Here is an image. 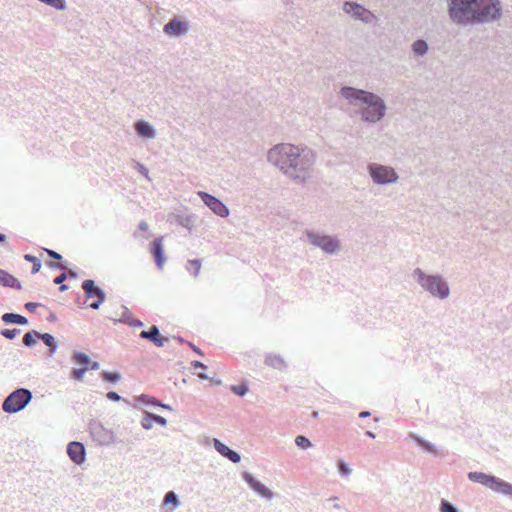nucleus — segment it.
I'll use <instances>...</instances> for the list:
<instances>
[{"instance_id": "43", "label": "nucleus", "mask_w": 512, "mask_h": 512, "mask_svg": "<svg viewBox=\"0 0 512 512\" xmlns=\"http://www.w3.org/2000/svg\"><path fill=\"white\" fill-rule=\"evenodd\" d=\"M24 307L26 310L33 313V312H35L37 307H44V305L42 303H37V302H27V303H25Z\"/></svg>"}, {"instance_id": "39", "label": "nucleus", "mask_w": 512, "mask_h": 512, "mask_svg": "<svg viewBox=\"0 0 512 512\" xmlns=\"http://www.w3.org/2000/svg\"><path fill=\"white\" fill-rule=\"evenodd\" d=\"M440 511L441 512H460L459 509L452 504L451 502L442 499L440 503Z\"/></svg>"}, {"instance_id": "17", "label": "nucleus", "mask_w": 512, "mask_h": 512, "mask_svg": "<svg viewBox=\"0 0 512 512\" xmlns=\"http://www.w3.org/2000/svg\"><path fill=\"white\" fill-rule=\"evenodd\" d=\"M189 26L187 22L182 21L179 18H173L169 20L163 27V31L168 35L180 36L187 33Z\"/></svg>"}, {"instance_id": "6", "label": "nucleus", "mask_w": 512, "mask_h": 512, "mask_svg": "<svg viewBox=\"0 0 512 512\" xmlns=\"http://www.w3.org/2000/svg\"><path fill=\"white\" fill-rule=\"evenodd\" d=\"M33 394L27 388H17L4 399L2 410L8 414L18 413L26 408L32 401Z\"/></svg>"}, {"instance_id": "50", "label": "nucleus", "mask_w": 512, "mask_h": 512, "mask_svg": "<svg viewBox=\"0 0 512 512\" xmlns=\"http://www.w3.org/2000/svg\"><path fill=\"white\" fill-rule=\"evenodd\" d=\"M100 368V364L97 361H92L88 364V371L93 370L96 371Z\"/></svg>"}, {"instance_id": "20", "label": "nucleus", "mask_w": 512, "mask_h": 512, "mask_svg": "<svg viewBox=\"0 0 512 512\" xmlns=\"http://www.w3.org/2000/svg\"><path fill=\"white\" fill-rule=\"evenodd\" d=\"M135 130L138 134V136L146 138V139H153L156 136V130L155 128L147 121L145 120H139L135 123Z\"/></svg>"}, {"instance_id": "32", "label": "nucleus", "mask_w": 512, "mask_h": 512, "mask_svg": "<svg viewBox=\"0 0 512 512\" xmlns=\"http://www.w3.org/2000/svg\"><path fill=\"white\" fill-rule=\"evenodd\" d=\"M23 258L25 261L31 263V265H32L31 273L32 274H36L40 271L42 264H41V260L39 258H37L36 256L31 255V254H25L23 256Z\"/></svg>"}, {"instance_id": "60", "label": "nucleus", "mask_w": 512, "mask_h": 512, "mask_svg": "<svg viewBox=\"0 0 512 512\" xmlns=\"http://www.w3.org/2000/svg\"><path fill=\"white\" fill-rule=\"evenodd\" d=\"M365 435L372 439L376 437L375 433H373L372 431H366Z\"/></svg>"}, {"instance_id": "21", "label": "nucleus", "mask_w": 512, "mask_h": 512, "mask_svg": "<svg viewBox=\"0 0 512 512\" xmlns=\"http://www.w3.org/2000/svg\"><path fill=\"white\" fill-rule=\"evenodd\" d=\"M0 285L7 288L21 290V282L8 271L0 268Z\"/></svg>"}, {"instance_id": "40", "label": "nucleus", "mask_w": 512, "mask_h": 512, "mask_svg": "<svg viewBox=\"0 0 512 512\" xmlns=\"http://www.w3.org/2000/svg\"><path fill=\"white\" fill-rule=\"evenodd\" d=\"M19 333H20V329H18V328H13V329L5 328L0 331V335L8 340H13Z\"/></svg>"}, {"instance_id": "16", "label": "nucleus", "mask_w": 512, "mask_h": 512, "mask_svg": "<svg viewBox=\"0 0 512 512\" xmlns=\"http://www.w3.org/2000/svg\"><path fill=\"white\" fill-rule=\"evenodd\" d=\"M140 338L152 342L157 347H163L169 341L167 337H163L160 333L158 326L152 325L148 330H143L140 333Z\"/></svg>"}, {"instance_id": "44", "label": "nucleus", "mask_w": 512, "mask_h": 512, "mask_svg": "<svg viewBox=\"0 0 512 512\" xmlns=\"http://www.w3.org/2000/svg\"><path fill=\"white\" fill-rule=\"evenodd\" d=\"M106 397L107 399L111 400V401H114V402H119L121 400H124L117 392L115 391H109L107 394H106Z\"/></svg>"}, {"instance_id": "31", "label": "nucleus", "mask_w": 512, "mask_h": 512, "mask_svg": "<svg viewBox=\"0 0 512 512\" xmlns=\"http://www.w3.org/2000/svg\"><path fill=\"white\" fill-rule=\"evenodd\" d=\"M37 338L39 339L38 331H36V330L28 331L23 336V344L29 348L33 347L37 343V341H36Z\"/></svg>"}, {"instance_id": "28", "label": "nucleus", "mask_w": 512, "mask_h": 512, "mask_svg": "<svg viewBox=\"0 0 512 512\" xmlns=\"http://www.w3.org/2000/svg\"><path fill=\"white\" fill-rule=\"evenodd\" d=\"M72 361L81 367H85L91 362V358L84 352L75 351L72 355Z\"/></svg>"}, {"instance_id": "19", "label": "nucleus", "mask_w": 512, "mask_h": 512, "mask_svg": "<svg viewBox=\"0 0 512 512\" xmlns=\"http://www.w3.org/2000/svg\"><path fill=\"white\" fill-rule=\"evenodd\" d=\"M153 423H156L162 427H165L167 425V420L158 414H154V413L146 411L142 418L141 426L145 430H150L153 426Z\"/></svg>"}, {"instance_id": "4", "label": "nucleus", "mask_w": 512, "mask_h": 512, "mask_svg": "<svg viewBox=\"0 0 512 512\" xmlns=\"http://www.w3.org/2000/svg\"><path fill=\"white\" fill-rule=\"evenodd\" d=\"M413 278L416 282L432 296L441 300L448 298L450 288L441 275L426 274L420 268L413 271Z\"/></svg>"}, {"instance_id": "34", "label": "nucleus", "mask_w": 512, "mask_h": 512, "mask_svg": "<svg viewBox=\"0 0 512 512\" xmlns=\"http://www.w3.org/2000/svg\"><path fill=\"white\" fill-rule=\"evenodd\" d=\"M39 2L48 5L56 10L63 11L66 9L65 0H38Z\"/></svg>"}, {"instance_id": "22", "label": "nucleus", "mask_w": 512, "mask_h": 512, "mask_svg": "<svg viewBox=\"0 0 512 512\" xmlns=\"http://www.w3.org/2000/svg\"><path fill=\"white\" fill-rule=\"evenodd\" d=\"M1 320L5 325L16 324V325L25 326V325H28V323H29L28 319L25 316H23L21 314L13 313V312L4 313L1 316Z\"/></svg>"}, {"instance_id": "24", "label": "nucleus", "mask_w": 512, "mask_h": 512, "mask_svg": "<svg viewBox=\"0 0 512 512\" xmlns=\"http://www.w3.org/2000/svg\"><path fill=\"white\" fill-rule=\"evenodd\" d=\"M39 339L48 347L50 355H53L57 352L58 343L52 334L39 332Z\"/></svg>"}, {"instance_id": "25", "label": "nucleus", "mask_w": 512, "mask_h": 512, "mask_svg": "<svg viewBox=\"0 0 512 512\" xmlns=\"http://www.w3.org/2000/svg\"><path fill=\"white\" fill-rule=\"evenodd\" d=\"M163 506L172 505V511L181 505L178 495L174 491H169L165 494L162 502Z\"/></svg>"}, {"instance_id": "29", "label": "nucleus", "mask_w": 512, "mask_h": 512, "mask_svg": "<svg viewBox=\"0 0 512 512\" xmlns=\"http://www.w3.org/2000/svg\"><path fill=\"white\" fill-rule=\"evenodd\" d=\"M412 51L418 56L425 55L428 51L427 42L423 39H418L414 41L412 44Z\"/></svg>"}, {"instance_id": "63", "label": "nucleus", "mask_w": 512, "mask_h": 512, "mask_svg": "<svg viewBox=\"0 0 512 512\" xmlns=\"http://www.w3.org/2000/svg\"><path fill=\"white\" fill-rule=\"evenodd\" d=\"M312 417H313V418H317V417H318V412H317V411H314V412L312 413Z\"/></svg>"}, {"instance_id": "10", "label": "nucleus", "mask_w": 512, "mask_h": 512, "mask_svg": "<svg viewBox=\"0 0 512 512\" xmlns=\"http://www.w3.org/2000/svg\"><path fill=\"white\" fill-rule=\"evenodd\" d=\"M81 287L84 291L86 299L96 298V300L89 305L90 308L98 310L100 306L106 301V292L101 287L97 286L94 280H84L81 284Z\"/></svg>"}, {"instance_id": "5", "label": "nucleus", "mask_w": 512, "mask_h": 512, "mask_svg": "<svg viewBox=\"0 0 512 512\" xmlns=\"http://www.w3.org/2000/svg\"><path fill=\"white\" fill-rule=\"evenodd\" d=\"M468 479L474 483H480L492 491L502 494L512 500V484L491 474L483 472H469Z\"/></svg>"}, {"instance_id": "33", "label": "nucleus", "mask_w": 512, "mask_h": 512, "mask_svg": "<svg viewBox=\"0 0 512 512\" xmlns=\"http://www.w3.org/2000/svg\"><path fill=\"white\" fill-rule=\"evenodd\" d=\"M201 268V260L193 259L188 260L186 264V269L194 276L197 277Z\"/></svg>"}, {"instance_id": "35", "label": "nucleus", "mask_w": 512, "mask_h": 512, "mask_svg": "<svg viewBox=\"0 0 512 512\" xmlns=\"http://www.w3.org/2000/svg\"><path fill=\"white\" fill-rule=\"evenodd\" d=\"M337 468L342 477H349L352 473V469L343 459L337 461Z\"/></svg>"}, {"instance_id": "18", "label": "nucleus", "mask_w": 512, "mask_h": 512, "mask_svg": "<svg viewBox=\"0 0 512 512\" xmlns=\"http://www.w3.org/2000/svg\"><path fill=\"white\" fill-rule=\"evenodd\" d=\"M213 446L221 456L227 458L232 463L237 464L241 461V455L237 451L231 449L229 446L221 442L219 439H213Z\"/></svg>"}, {"instance_id": "47", "label": "nucleus", "mask_w": 512, "mask_h": 512, "mask_svg": "<svg viewBox=\"0 0 512 512\" xmlns=\"http://www.w3.org/2000/svg\"><path fill=\"white\" fill-rule=\"evenodd\" d=\"M151 399L152 396H149L147 394H141L137 396L136 401L147 405V402H151Z\"/></svg>"}, {"instance_id": "37", "label": "nucleus", "mask_w": 512, "mask_h": 512, "mask_svg": "<svg viewBox=\"0 0 512 512\" xmlns=\"http://www.w3.org/2000/svg\"><path fill=\"white\" fill-rule=\"evenodd\" d=\"M231 391L235 393L236 395L243 397L247 394L249 391V388L246 383L242 382L239 385H232Z\"/></svg>"}, {"instance_id": "3", "label": "nucleus", "mask_w": 512, "mask_h": 512, "mask_svg": "<svg viewBox=\"0 0 512 512\" xmlns=\"http://www.w3.org/2000/svg\"><path fill=\"white\" fill-rule=\"evenodd\" d=\"M343 98L351 104L361 103L365 106L359 110L362 121L368 123H377L382 120L386 114V104L384 100L373 92L363 89H357L351 86H344L340 90Z\"/></svg>"}, {"instance_id": "52", "label": "nucleus", "mask_w": 512, "mask_h": 512, "mask_svg": "<svg viewBox=\"0 0 512 512\" xmlns=\"http://www.w3.org/2000/svg\"><path fill=\"white\" fill-rule=\"evenodd\" d=\"M138 229L142 232H146L148 230V224L146 221L142 220L140 221L139 225H138Z\"/></svg>"}, {"instance_id": "1", "label": "nucleus", "mask_w": 512, "mask_h": 512, "mask_svg": "<svg viewBox=\"0 0 512 512\" xmlns=\"http://www.w3.org/2000/svg\"><path fill=\"white\" fill-rule=\"evenodd\" d=\"M267 160L290 179L304 183L310 178L316 156L308 147L282 143L268 151Z\"/></svg>"}, {"instance_id": "14", "label": "nucleus", "mask_w": 512, "mask_h": 512, "mask_svg": "<svg viewBox=\"0 0 512 512\" xmlns=\"http://www.w3.org/2000/svg\"><path fill=\"white\" fill-rule=\"evenodd\" d=\"M67 454L76 465H81L86 460V448L83 443L71 441L67 445Z\"/></svg>"}, {"instance_id": "27", "label": "nucleus", "mask_w": 512, "mask_h": 512, "mask_svg": "<svg viewBox=\"0 0 512 512\" xmlns=\"http://www.w3.org/2000/svg\"><path fill=\"white\" fill-rule=\"evenodd\" d=\"M48 265L52 269L66 270V271H64V273H67L68 278H70V279H76L78 277V274L75 270L67 267V262H60V263L49 262Z\"/></svg>"}, {"instance_id": "57", "label": "nucleus", "mask_w": 512, "mask_h": 512, "mask_svg": "<svg viewBox=\"0 0 512 512\" xmlns=\"http://www.w3.org/2000/svg\"><path fill=\"white\" fill-rule=\"evenodd\" d=\"M370 415H371V413L369 411L365 410V411L360 412L359 417L366 418V417H369Z\"/></svg>"}, {"instance_id": "7", "label": "nucleus", "mask_w": 512, "mask_h": 512, "mask_svg": "<svg viewBox=\"0 0 512 512\" xmlns=\"http://www.w3.org/2000/svg\"><path fill=\"white\" fill-rule=\"evenodd\" d=\"M305 235L311 245L320 248L324 253L335 254L340 249V241L337 237L330 235H320L309 230L305 232Z\"/></svg>"}, {"instance_id": "46", "label": "nucleus", "mask_w": 512, "mask_h": 512, "mask_svg": "<svg viewBox=\"0 0 512 512\" xmlns=\"http://www.w3.org/2000/svg\"><path fill=\"white\" fill-rule=\"evenodd\" d=\"M68 279V274L62 272L60 275L56 276L53 280V283L56 285L63 284L65 280Z\"/></svg>"}, {"instance_id": "12", "label": "nucleus", "mask_w": 512, "mask_h": 512, "mask_svg": "<svg viewBox=\"0 0 512 512\" xmlns=\"http://www.w3.org/2000/svg\"><path fill=\"white\" fill-rule=\"evenodd\" d=\"M198 196L202 202L217 216L225 218L229 215L228 207L217 197L205 191H199Z\"/></svg>"}, {"instance_id": "58", "label": "nucleus", "mask_w": 512, "mask_h": 512, "mask_svg": "<svg viewBox=\"0 0 512 512\" xmlns=\"http://www.w3.org/2000/svg\"><path fill=\"white\" fill-rule=\"evenodd\" d=\"M68 289H69L68 285H66V284H64V283L59 285V290H60L61 292H65V291H67Z\"/></svg>"}, {"instance_id": "13", "label": "nucleus", "mask_w": 512, "mask_h": 512, "mask_svg": "<svg viewBox=\"0 0 512 512\" xmlns=\"http://www.w3.org/2000/svg\"><path fill=\"white\" fill-rule=\"evenodd\" d=\"M242 478L248 484V486L262 498H265L267 500L273 499V492L270 489H268L265 485H263L260 481H258L251 473L243 472Z\"/></svg>"}, {"instance_id": "42", "label": "nucleus", "mask_w": 512, "mask_h": 512, "mask_svg": "<svg viewBox=\"0 0 512 512\" xmlns=\"http://www.w3.org/2000/svg\"><path fill=\"white\" fill-rule=\"evenodd\" d=\"M132 313L130 312V310L127 308V307H123V312H122V315L119 319V322L121 323H125L128 325V322H130V320L132 319Z\"/></svg>"}, {"instance_id": "15", "label": "nucleus", "mask_w": 512, "mask_h": 512, "mask_svg": "<svg viewBox=\"0 0 512 512\" xmlns=\"http://www.w3.org/2000/svg\"><path fill=\"white\" fill-rule=\"evenodd\" d=\"M149 252L154 257L156 267L161 270L166 261V257L164 255V249H163V237L155 238L150 243Z\"/></svg>"}, {"instance_id": "53", "label": "nucleus", "mask_w": 512, "mask_h": 512, "mask_svg": "<svg viewBox=\"0 0 512 512\" xmlns=\"http://www.w3.org/2000/svg\"><path fill=\"white\" fill-rule=\"evenodd\" d=\"M180 223H181V225H182L183 227H186V228H188V229H191V226H190V225H191V220H190V218H185V219H184V220H182Z\"/></svg>"}, {"instance_id": "38", "label": "nucleus", "mask_w": 512, "mask_h": 512, "mask_svg": "<svg viewBox=\"0 0 512 512\" xmlns=\"http://www.w3.org/2000/svg\"><path fill=\"white\" fill-rule=\"evenodd\" d=\"M87 371H88V366L74 368L71 371V378L76 381H81Z\"/></svg>"}, {"instance_id": "45", "label": "nucleus", "mask_w": 512, "mask_h": 512, "mask_svg": "<svg viewBox=\"0 0 512 512\" xmlns=\"http://www.w3.org/2000/svg\"><path fill=\"white\" fill-rule=\"evenodd\" d=\"M45 252L47 253V255L51 258V259H54V260H57V261H61L62 260V256L61 254H59L58 252L52 250V249H45Z\"/></svg>"}, {"instance_id": "59", "label": "nucleus", "mask_w": 512, "mask_h": 512, "mask_svg": "<svg viewBox=\"0 0 512 512\" xmlns=\"http://www.w3.org/2000/svg\"><path fill=\"white\" fill-rule=\"evenodd\" d=\"M209 380H211L216 385H220L222 383V381L218 378H210Z\"/></svg>"}, {"instance_id": "64", "label": "nucleus", "mask_w": 512, "mask_h": 512, "mask_svg": "<svg viewBox=\"0 0 512 512\" xmlns=\"http://www.w3.org/2000/svg\"><path fill=\"white\" fill-rule=\"evenodd\" d=\"M328 500H329V501H332V500H333V501H336V500H338V498H337L336 496H332V497H330Z\"/></svg>"}, {"instance_id": "23", "label": "nucleus", "mask_w": 512, "mask_h": 512, "mask_svg": "<svg viewBox=\"0 0 512 512\" xmlns=\"http://www.w3.org/2000/svg\"><path fill=\"white\" fill-rule=\"evenodd\" d=\"M265 364L278 370H283L287 367L285 360L277 354H267L265 356Z\"/></svg>"}, {"instance_id": "49", "label": "nucleus", "mask_w": 512, "mask_h": 512, "mask_svg": "<svg viewBox=\"0 0 512 512\" xmlns=\"http://www.w3.org/2000/svg\"><path fill=\"white\" fill-rule=\"evenodd\" d=\"M128 325L131 327H143L144 323L139 319L132 318L130 322H128Z\"/></svg>"}, {"instance_id": "8", "label": "nucleus", "mask_w": 512, "mask_h": 512, "mask_svg": "<svg viewBox=\"0 0 512 512\" xmlns=\"http://www.w3.org/2000/svg\"><path fill=\"white\" fill-rule=\"evenodd\" d=\"M368 171L373 182L378 185L396 183L399 178L394 168L377 163L369 164Z\"/></svg>"}, {"instance_id": "26", "label": "nucleus", "mask_w": 512, "mask_h": 512, "mask_svg": "<svg viewBox=\"0 0 512 512\" xmlns=\"http://www.w3.org/2000/svg\"><path fill=\"white\" fill-rule=\"evenodd\" d=\"M412 439L418 446L422 447L425 451H427L429 453H433V454L436 453L435 445L430 443L429 441H427V440L423 439L422 437L415 435V434L412 435Z\"/></svg>"}, {"instance_id": "62", "label": "nucleus", "mask_w": 512, "mask_h": 512, "mask_svg": "<svg viewBox=\"0 0 512 512\" xmlns=\"http://www.w3.org/2000/svg\"><path fill=\"white\" fill-rule=\"evenodd\" d=\"M6 240V235L0 232V243Z\"/></svg>"}, {"instance_id": "9", "label": "nucleus", "mask_w": 512, "mask_h": 512, "mask_svg": "<svg viewBox=\"0 0 512 512\" xmlns=\"http://www.w3.org/2000/svg\"><path fill=\"white\" fill-rule=\"evenodd\" d=\"M89 432L94 441H96L100 445H110L116 442H123L122 440H118L115 434L106 429L100 422L92 421L89 424Z\"/></svg>"}, {"instance_id": "61", "label": "nucleus", "mask_w": 512, "mask_h": 512, "mask_svg": "<svg viewBox=\"0 0 512 512\" xmlns=\"http://www.w3.org/2000/svg\"><path fill=\"white\" fill-rule=\"evenodd\" d=\"M142 439H143V435H142V434H136V435L134 436V440H135V441H141Z\"/></svg>"}, {"instance_id": "51", "label": "nucleus", "mask_w": 512, "mask_h": 512, "mask_svg": "<svg viewBox=\"0 0 512 512\" xmlns=\"http://www.w3.org/2000/svg\"><path fill=\"white\" fill-rule=\"evenodd\" d=\"M191 366L194 368V369H197V368H201V369H206V365L200 361H197V360H194L191 362Z\"/></svg>"}, {"instance_id": "2", "label": "nucleus", "mask_w": 512, "mask_h": 512, "mask_svg": "<svg viewBox=\"0 0 512 512\" xmlns=\"http://www.w3.org/2000/svg\"><path fill=\"white\" fill-rule=\"evenodd\" d=\"M450 20L457 26L491 24L503 16L500 0H446Z\"/></svg>"}, {"instance_id": "55", "label": "nucleus", "mask_w": 512, "mask_h": 512, "mask_svg": "<svg viewBox=\"0 0 512 512\" xmlns=\"http://www.w3.org/2000/svg\"><path fill=\"white\" fill-rule=\"evenodd\" d=\"M46 320L48 322H56L57 321V316L54 312H50L48 317L46 318Z\"/></svg>"}, {"instance_id": "41", "label": "nucleus", "mask_w": 512, "mask_h": 512, "mask_svg": "<svg viewBox=\"0 0 512 512\" xmlns=\"http://www.w3.org/2000/svg\"><path fill=\"white\" fill-rule=\"evenodd\" d=\"M147 405L161 407L166 410H173V408L169 404H165L162 401L156 399L155 397H152L151 402H147Z\"/></svg>"}, {"instance_id": "11", "label": "nucleus", "mask_w": 512, "mask_h": 512, "mask_svg": "<svg viewBox=\"0 0 512 512\" xmlns=\"http://www.w3.org/2000/svg\"><path fill=\"white\" fill-rule=\"evenodd\" d=\"M343 11L355 20H360L366 24H371L376 20V16L370 10L356 2L345 1L343 3Z\"/></svg>"}, {"instance_id": "56", "label": "nucleus", "mask_w": 512, "mask_h": 512, "mask_svg": "<svg viewBox=\"0 0 512 512\" xmlns=\"http://www.w3.org/2000/svg\"><path fill=\"white\" fill-rule=\"evenodd\" d=\"M197 376L202 380H209L210 377L205 372H199L197 373Z\"/></svg>"}, {"instance_id": "54", "label": "nucleus", "mask_w": 512, "mask_h": 512, "mask_svg": "<svg viewBox=\"0 0 512 512\" xmlns=\"http://www.w3.org/2000/svg\"><path fill=\"white\" fill-rule=\"evenodd\" d=\"M188 344L192 348V350L194 352H196L198 355H200V356L204 355L203 352L197 346H195L193 343L189 342Z\"/></svg>"}, {"instance_id": "36", "label": "nucleus", "mask_w": 512, "mask_h": 512, "mask_svg": "<svg viewBox=\"0 0 512 512\" xmlns=\"http://www.w3.org/2000/svg\"><path fill=\"white\" fill-rule=\"evenodd\" d=\"M295 444L300 448V449H308L310 447H312V442L310 441V439H308L306 436L304 435H298L296 438H295Z\"/></svg>"}, {"instance_id": "48", "label": "nucleus", "mask_w": 512, "mask_h": 512, "mask_svg": "<svg viewBox=\"0 0 512 512\" xmlns=\"http://www.w3.org/2000/svg\"><path fill=\"white\" fill-rule=\"evenodd\" d=\"M138 172L145 177H148L149 170L147 167L141 163H137Z\"/></svg>"}, {"instance_id": "30", "label": "nucleus", "mask_w": 512, "mask_h": 512, "mask_svg": "<svg viewBox=\"0 0 512 512\" xmlns=\"http://www.w3.org/2000/svg\"><path fill=\"white\" fill-rule=\"evenodd\" d=\"M100 376L104 382L112 384L117 383L122 378L121 374L117 371H102Z\"/></svg>"}]
</instances>
